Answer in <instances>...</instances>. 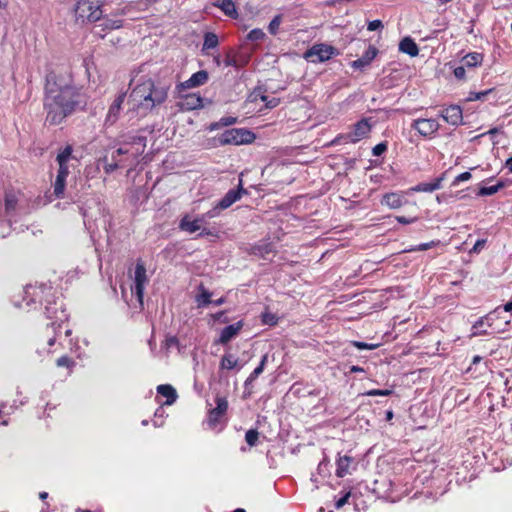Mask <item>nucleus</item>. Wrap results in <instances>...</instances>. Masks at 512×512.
Here are the masks:
<instances>
[{"instance_id": "64", "label": "nucleus", "mask_w": 512, "mask_h": 512, "mask_svg": "<svg viewBox=\"0 0 512 512\" xmlns=\"http://www.w3.org/2000/svg\"><path fill=\"white\" fill-rule=\"evenodd\" d=\"M7 0H0V7H6Z\"/></svg>"}, {"instance_id": "9", "label": "nucleus", "mask_w": 512, "mask_h": 512, "mask_svg": "<svg viewBox=\"0 0 512 512\" xmlns=\"http://www.w3.org/2000/svg\"><path fill=\"white\" fill-rule=\"evenodd\" d=\"M147 281L148 278L144 263L141 260H138L135 267L134 286L132 287V292L136 295L141 304L143 303L144 289Z\"/></svg>"}, {"instance_id": "26", "label": "nucleus", "mask_w": 512, "mask_h": 512, "mask_svg": "<svg viewBox=\"0 0 512 512\" xmlns=\"http://www.w3.org/2000/svg\"><path fill=\"white\" fill-rule=\"evenodd\" d=\"M442 180L443 177H439L431 183H419L413 190L416 192H433L441 188Z\"/></svg>"}, {"instance_id": "57", "label": "nucleus", "mask_w": 512, "mask_h": 512, "mask_svg": "<svg viewBox=\"0 0 512 512\" xmlns=\"http://www.w3.org/2000/svg\"><path fill=\"white\" fill-rule=\"evenodd\" d=\"M505 167L512 173V157L508 158L505 162Z\"/></svg>"}, {"instance_id": "22", "label": "nucleus", "mask_w": 512, "mask_h": 512, "mask_svg": "<svg viewBox=\"0 0 512 512\" xmlns=\"http://www.w3.org/2000/svg\"><path fill=\"white\" fill-rule=\"evenodd\" d=\"M216 408L211 410L209 420L210 422H216L219 417L224 415L228 408V402L225 398L218 397L216 399Z\"/></svg>"}, {"instance_id": "25", "label": "nucleus", "mask_w": 512, "mask_h": 512, "mask_svg": "<svg viewBox=\"0 0 512 512\" xmlns=\"http://www.w3.org/2000/svg\"><path fill=\"white\" fill-rule=\"evenodd\" d=\"M199 293L196 295L195 297V301L197 303V306L199 308H202V307H205L209 304L212 303V300H211V293L205 289V287L201 284L199 286Z\"/></svg>"}, {"instance_id": "62", "label": "nucleus", "mask_w": 512, "mask_h": 512, "mask_svg": "<svg viewBox=\"0 0 512 512\" xmlns=\"http://www.w3.org/2000/svg\"><path fill=\"white\" fill-rule=\"evenodd\" d=\"M351 371H352V372H359V371H363V369H362V368H360V367H358V366H353V367L351 368Z\"/></svg>"}, {"instance_id": "27", "label": "nucleus", "mask_w": 512, "mask_h": 512, "mask_svg": "<svg viewBox=\"0 0 512 512\" xmlns=\"http://www.w3.org/2000/svg\"><path fill=\"white\" fill-rule=\"evenodd\" d=\"M482 60H483L482 54L473 52V53H469L466 56H464L461 60V63L465 67H475V66L481 64Z\"/></svg>"}, {"instance_id": "61", "label": "nucleus", "mask_w": 512, "mask_h": 512, "mask_svg": "<svg viewBox=\"0 0 512 512\" xmlns=\"http://www.w3.org/2000/svg\"><path fill=\"white\" fill-rule=\"evenodd\" d=\"M39 497H40V499L44 500V499H46L48 497V493L47 492H40Z\"/></svg>"}, {"instance_id": "3", "label": "nucleus", "mask_w": 512, "mask_h": 512, "mask_svg": "<svg viewBox=\"0 0 512 512\" xmlns=\"http://www.w3.org/2000/svg\"><path fill=\"white\" fill-rule=\"evenodd\" d=\"M72 147L67 145L63 150H61L57 157L56 161L59 165L57 176L53 185V194L56 198H63L64 191L66 187V178L70 173V163L75 158L72 155Z\"/></svg>"}, {"instance_id": "33", "label": "nucleus", "mask_w": 512, "mask_h": 512, "mask_svg": "<svg viewBox=\"0 0 512 512\" xmlns=\"http://www.w3.org/2000/svg\"><path fill=\"white\" fill-rule=\"evenodd\" d=\"M439 244H440L439 240L430 241V242H427V243H422L420 245L411 247V248L407 249L406 251L407 252L424 251V250H428V249H431L433 247H436Z\"/></svg>"}, {"instance_id": "49", "label": "nucleus", "mask_w": 512, "mask_h": 512, "mask_svg": "<svg viewBox=\"0 0 512 512\" xmlns=\"http://www.w3.org/2000/svg\"><path fill=\"white\" fill-rule=\"evenodd\" d=\"M454 75L457 79H464L465 78V66L462 64L461 66H458L454 69Z\"/></svg>"}, {"instance_id": "37", "label": "nucleus", "mask_w": 512, "mask_h": 512, "mask_svg": "<svg viewBox=\"0 0 512 512\" xmlns=\"http://www.w3.org/2000/svg\"><path fill=\"white\" fill-rule=\"evenodd\" d=\"M352 345L359 350H374L378 347V344H369L361 341H352Z\"/></svg>"}, {"instance_id": "24", "label": "nucleus", "mask_w": 512, "mask_h": 512, "mask_svg": "<svg viewBox=\"0 0 512 512\" xmlns=\"http://www.w3.org/2000/svg\"><path fill=\"white\" fill-rule=\"evenodd\" d=\"M382 204L391 209H397L402 206V197L397 193H387L383 196Z\"/></svg>"}, {"instance_id": "35", "label": "nucleus", "mask_w": 512, "mask_h": 512, "mask_svg": "<svg viewBox=\"0 0 512 512\" xmlns=\"http://www.w3.org/2000/svg\"><path fill=\"white\" fill-rule=\"evenodd\" d=\"M259 433L255 429H250L246 432L245 440L249 446L256 445V442L258 440Z\"/></svg>"}, {"instance_id": "7", "label": "nucleus", "mask_w": 512, "mask_h": 512, "mask_svg": "<svg viewBox=\"0 0 512 512\" xmlns=\"http://www.w3.org/2000/svg\"><path fill=\"white\" fill-rule=\"evenodd\" d=\"M246 193L247 191L243 188L242 180L240 179L238 188L229 190L211 210L206 212V216L208 219L217 217L221 210L229 208L236 201L240 200L241 196Z\"/></svg>"}, {"instance_id": "31", "label": "nucleus", "mask_w": 512, "mask_h": 512, "mask_svg": "<svg viewBox=\"0 0 512 512\" xmlns=\"http://www.w3.org/2000/svg\"><path fill=\"white\" fill-rule=\"evenodd\" d=\"M504 186H505L504 182H498L496 185H493V186L481 187L478 192V195H480V196L494 195L500 189H502Z\"/></svg>"}, {"instance_id": "56", "label": "nucleus", "mask_w": 512, "mask_h": 512, "mask_svg": "<svg viewBox=\"0 0 512 512\" xmlns=\"http://www.w3.org/2000/svg\"><path fill=\"white\" fill-rule=\"evenodd\" d=\"M225 302H226V298L225 297H221L219 299L212 300L211 304H214L216 306H220V305L224 304Z\"/></svg>"}, {"instance_id": "55", "label": "nucleus", "mask_w": 512, "mask_h": 512, "mask_svg": "<svg viewBox=\"0 0 512 512\" xmlns=\"http://www.w3.org/2000/svg\"><path fill=\"white\" fill-rule=\"evenodd\" d=\"M257 377L258 375L252 372L245 381V387H248Z\"/></svg>"}, {"instance_id": "46", "label": "nucleus", "mask_w": 512, "mask_h": 512, "mask_svg": "<svg viewBox=\"0 0 512 512\" xmlns=\"http://www.w3.org/2000/svg\"><path fill=\"white\" fill-rule=\"evenodd\" d=\"M471 173L470 172H463L461 174H459L453 181V185H457L459 184L460 182H463V181H468L469 179H471Z\"/></svg>"}, {"instance_id": "63", "label": "nucleus", "mask_w": 512, "mask_h": 512, "mask_svg": "<svg viewBox=\"0 0 512 512\" xmlns=\"http://www.w3.org/2000/svg\"><path fill=\"white\" fill-rule=\"evenodd\" d=\"M260 99H261V101H263V102H265L267 104V101H268L269 97L266 96V95H261Z\"/></svg>"}, {"instance_id": "42", "label": "nucleus", "mask_w": 512, "mask_h": 512, "mask_svg": "<svg viewBox=\"0 0 512 512\" xmlns=\"http://www.w3.org/2000/svg\"><path fill=\"white\" fill-rule=\"evenodd\" d=\"M16 198L13 195H7L5 198V208L7 211L14 210L16 207Z\"/></svg>"}, {"instance_id": "52", "label": "nucleus", "mask_w": 512, "mask_h": 512, "mask_svg": "<svg viewBox=\"0 0 512 512\" xmlns=\"http://www.w3.org/2000/svg\"><path fill=\"white\" fill-rule=\"evenodd\" d=\"M396 220L401 224H411L416 221V218H406L404 216H396Z\"/></svg>"}, {"instance_id": "18", "label": "nucleus", "mask_w": 512, "mask_h": 512, "mask_svg": "<svg viewBox=\"0 0 512 512\" xmlns=\"http://www.w3.org/2000/svg\"><path fill=\"white\" fill-rule=\"evenodd\" d=\"M243 323L242 321H238L235 324L226 326L220 334L218 343L227 344L232 338H234L239 331L242 329Z\"/></svg>"}, {"instance_id": "14", "label": "nucleus", "mask_w": 512, "mask_h": 512, "mask_svg": "<svg viewBox=\"0 0 512 512\" xmlns=\"http://www.w3.org/2000/svg\"><path fill=\"white\" fill-rule=\"evenodd\" d=\"M126 93H120L112 102L106 115L105 123L113 125L119 118L121 106L124 103Z\"/></svg>"}, {"instance_id": "44", "label": "nucleus", "mask_w": 512, "mask_h": 512, "mask_svg": "<svg viewBox=\"0 0 512 512\" xmlns=\"http://www.w3.org/2000/svg\"><path fill=\"white\" fill-rule=\"evenodd\" d=\"M267 360H268V355L265 354L262 357L259 365L253 370L254 374H257L259 376L263 373Z\"/></svg>"}, {"instance_id": "11", "label": "nucleus", "mask_w": 512, "mask_h": 512, "mask_svg": "<svg viewBox=\"0 0 512 512\" xmlns=\"http://www.w3.org/2000/svg\"><path fill=\"white\" fill-rule=\"evenodd\" d=\"M336 465H337L336 476L343 478L346 475L351 474L352 470L356 469L357 462L355 461L354 458H352L348 455H344V456L338 457V459L336 461Z\"/></svg>"}, {"instance_id": "15", "label": "nucleus", "mask_w": 512, "mask_h": 512, "mask_svg": "<svg viewBox=\"0 0 512 512\" xmlns=\"http://www.w3.org/2000/svg\"><path fill=\"white\" fill-rule=\"evenodd\" d=\"M205 218H208L206 216V213L204 215H202L201 217H198L193 220L188 215H185L180 220L179 228L182 231H185L188 233H194L201 229L202 223L204 222Z\"/></svg>"}, {"instance_id": "58", "label": "nucleus", "mask_w": 512, "mask_h": 512, "mask_svg": "<svg viewBox=\"0 0 512 512\" xmlns=\"http://www.w3.org/2000/svg\"><path fill=\"white\" fill-rule=\"evenodd\" d=\"M504 311H506V312L512 311V301H509L504 305Z\"/></svg>"}, {"instance_id": "13", "label": "nucleus", "mask_w": 512, "mask_h": 512, "mask_svg": "<svg viewBox=\"0 0 512 512\" xmlns=\"http://www.w3.org/2000/svg\"><path fill=\"white\" fill-rule=\"evenodd\" d=\"M377 54L378 50L374 46L369 45L364 55L357 60L352 61L350 65L356 70L363 71L370 66L371 62L375 59Z\"/></svg>"}, {"instance_id": "17", "label": "nucleus", "mask_w": 512, "mask_h": 512, "mask_svg": "<svg viewBox=\"0 0 512 512\" xmlns=\"http://www.w3.org/2000/svg\"><path fill=\"white\" fill-rule=\"evenodd\" d=\"M442 118L451 125H458L462 121V109L460 106L451 105L441 113Z\"/></svg>"}, {"instance_id": "60", "label": "nucleus", "mask_w": 512, "mask_h": 512, "mask_svg": "<svg viewBox=\"0 0 512 512\" xmlns=\"http://www.w3.org/2000/svg\"><path fill=\"white\" fill-rule=\"evenodd\" d=\"M482 360V357L481 356H474L473 359H472V364H477V363H480Z\"/></svg>"}, {"instance_id": "43", "label": "nucleus", "mask_w": 512, "mask_h": 512, "mask_svg": "<svg viewBox=\"0 0 512 512\" xmlns=\"http://www.w3.org/2000/svg\"><path fill=\"white\" fill-rule=\"evenodd\" d=\"M57 366L58 367H71L74 362L67 356H62L60 357L59 359H57V362H56Z\"/></svg>"}, {"instance_id": "20", "label": "nucleus", "mask_w": 512, "mask_h": 512, "mask_svg": "<svg viewBox=\"0 0 512 512\" xmlns=\"http://www.w3.org/2000/svg\"><path fill=\"white\" fill-rule=\"evenodd\" d=\"M180 105L184 110L198 109L203 107V99L198 94H188L184 97Z\"/></svg>"}, {"instance_id": "12", "label": "nucleus", "mask_w": 512, "mask_h": 512, "mask_svg": "<svg viewBox=\"0 0 512 512\" xmlns=\"http://www.w3.org/2000/svg\"><path fill=\"white\" fill-rule=\"evenodd\" d=\"M370 131V124L366 119H362L354 125L353 131L347 134V138L350 142L356 143L365 138L370 133Z\"/></svg>"}, {"instance_id": "6", "label": "nucleus", "mask_w": 512, "mask_h": 512, "mask_svg": "<svg viewBox=\"0 0 512 512\" xmlns=\"http://www.w3.org/2000/svg\"><path fill=\"white\" fill-rule=\"evenodd\" d=\"M100 0H79L75 8L77 19L82 21L95 22L102 16Z\"/></svg>"}, {"instance_id": "48", "label": "nucleus", "mask_w": 512, "mask_h": 512, "mask_svg": "<svg viewBox=\"0 0 512 512\" xmlns=\"http://www.w3.org/2000/svg\"><path fill=\"white\" fill-rule=\"evenodd\" d=\"M179 341L175 336L167 337L165 340V347L167 349L178 346Z\"/></svg>"}, {"instance_id": "39", "label": "nucleus", "mask_w": 512, "mask_h": 512, "mask_svg": "<svg viewBox=\"0 0 512 512\" xmlns=\"http://www.w3.org/2000/svg\"><path fill=\"white\" fill-rule=\"evenodd\" d=\"M491 91V89H488L482 92H470L468 100H483Z\"/></svg>"}, {"instance_id": "34", "label": "nucleus", "mask_w": 512, "mask_h": 512, "mask_svg": "<svg viewBox=\"0 0 512 512\" xmlns=\"http://www.w3.org/2000/svg\"><path fill=\"white\" fill-rule=\"evenodd\" d=\"M272 251L273 250H272L271 244H263V245H259V246L253 248V253L255 255H260L262 257H265Z\"/></svg>"}, {"instance_id": "51", "label": "nucleus", "mask_w": 512, "mask_h": 512, "mask_svg": "<svg viewBox=\"0 0 512 512\" xmlns=\"http://www.w3.org/2000/svg\"><path fill=\"white\" fill-rule=\"evenodd\" d=\"M106 27L110 29H118L122 27V21L121 20H108L106 23Z\"/></svg>"}, {"instance_id": "38", "label": "nucleus", "mask_w": 512, "mask_h": 512, "mask_svg": "<svg viewBox=\"0 0 512 512\" xmlns=\"http://www.w3.org/2000/svg\"><path fill=\"white\" fill-rule=\"evenodd\" d=\"M280 24H281V16L277 15L269 23V27H268L269 32L271 34L275 35L278 31Z\"/></svg>"}, {"instance_id": "54", "label": "nucleus", "mask_w": 512, "mask_h": 512, "mask_svg": "<svg viewBox=\"0 0 512 512\" xmlns=\"http://www.w3.org/2000/svg\"><path fill=\"white\" fill-rule=\"evenodd\" d=\"M279 103H280V100L278 98L273 97L271 99H268L266 107L269 109H272V108H275L276 106H278Z\"/></svg>"}, {"instance_id": "16", "label": "nucleus", "mask_w": 512, "mask_h": 512, "mask_svg": "<svg viewBox=\"0 0 512 512\" xmlns=\"http://www.w3.org/2000/svg\"><path fill=\"white\" fill-rule=\"evenodd\" d=\"M498 311H499V308H496L492 313H489L486 316L481 317L479 320H477L472 326V335L471 336L490 334L486 329H482V328H485V326H488V327L492 326L493 315L497 314Z\"/></svg>"}, {"instance_id": "40", "label": "nucleus", "mask_w": 512, "mask_h": 512, "mask_svg": "<svg viewBox=\"0 0 512 512\" xmlns=\"http://www.w3.org/2000/svg\"><path fill=\"white\" fill-rule=\"evenodd\" d=\"M392 393V390L389 389H373L366 392L367 396H389Z\"/></svg>"}, {"instance_id": "4", "label": "nucleus", "mask_w": 512, "mask_h": 512, "mask_svg": "<svg viewBox=\"0 0 512 512\" xmlns=\"http://www.w3.org/2000/svg\"><path fill=\"white\" fill-rule=\"evenodd\" d=\"M132 143L138 144L140 148H137L135 149V151H132L130 148L120 147L112 153L110 162L107 156H104L103 158L99 159V163H103V168L107 174L112 173L119 167V163L116 161L115 153L117 155H132L136 159L137 156L141 154L144 151V148L146 147V141L144 137H135L133 138Z\"/></svg>"}, {"instance_id": "59", "label": "nucleus", "mask_w": 512, "mask_h": 512, "mask_svg": "<svg viewBox=\"0 0 512 512\" xmlns=\"http://www.w3.org/2000/svg\"><path fill=\"white\" fill-rule=\"evenodd\" d=\"M223 315H224V311H220V312H218V313L214 314V315H213V318H214L215 320H220V319L222 318V316H223Z\"/></svg>"}, {"instance_id": "23", "label": "nucleus", "mask_w": 512, "mask_h": 512, "mask_svg": "<svg viewBox=\"0 0 512 512\" xmlns=\"http://www.w3.org/2000/svg\"><path fill=\"white\" fill-rule=\"evenodd\" d=\"M158 394L167 398L166 404L171 405L177 398L176 390L168 384H162L157 387Z\"/></svg>"}, {"instance_id": "30", "label": "nucleus", "mask_w": 512, "mask_h": 512, "mask_svg": "<svg viewBox=\"0 0 512 512\" xmlns=\"http://www.w3.org/2000/svg\"><path fill=\"white\" fill-rule=\"evenodd\" d=\"M238 362H239L238 359L235 358L233 355L226 354L221 359L220 367L222 369L231 370V369H234V368H236L238 366Z\"/></svg>"}, {"instance_id": "8", "label": "nucleus", "mask_w": 512, "mask_h": 512, "mask_svg": "<svg viewBox=\"0 0 512 512\" xmlns=\"http://www.w3.org/2000/svg\"><path fill=\"white\" fill-rule=\"evenodd\" d=\"M338 50L328 44H315L304 53V58L312 63H321L328 61L333 56L338 55Z\"/></svg>"}, {"instance_id": "2", "label": "nucleus", "mask_w": 512, "mask_h": 512, "mask_svg": "<svg viewBox=\"0 0 512 512\" xmlns=\"http://www.w3.org/2000/svg\"><path fill=\"white\" fill-rule=\"evenodd\" d=\"M168 95V88L156 85L151 79L138 84L130 93L127 105V115L145 117L155 106L162 104Z\"/></svg>"}, {"instance_id": "47", "label": "nucleus", "mask_w": 512, "mask_h": 512, "mask_svg": "<svg viewBox=\"0 0 512 512\" xmlns=\"http://www.w3.org/2000/svg\"><path fill=\"white\" fill-rule=\"evenodd\" d=\"M386 150H387V145H386V143H379V144H377V145L373 148L372 152H373V155H374V156H380V155H382Z\"/></svg>"}, {"instance_id": "28", "label": "nucleus", "mask_w": 512, "mask_h": 512, "mask_svg": "<svg viewBox=\"0 0 512 512\" xmlns=\"http://www.w3.org/2000/svg\"><path fill=\"white\" fill-rule=\"evenodd\" d=\"M237 122H238L237 117L225 116V117H222L219 121L211 123L209 126V130L210 131L218 130L222 127L231 126L233 124H236Z\"/></svg>"}, {"instance_id": "21", "label": "nucleus", "mask_w": 512, "mask_h": 512, "mask_svg": "<svg viewBox=\"0 0 512 512\" xmlns=\"http://www.w3.org/2000/svg\"><path fill=\"white\" fill-rule=\"evenodd\" d=\"M399 50L412 57L417 56L419 53L417 44L410 37H405L400 41Z\"/></svg>"}, {"instance_id": "53", "label": "nucleus", "mask_w": 512, "mask_h": 512, "mask_svg": "<svg viewBox=\"0 0 512 512\" xmlns=\"http://www.w3.org/2000/svg\"><path fill=\"white\" fill-rule=\"evenodd\" d=\"M484 244H485V240H483V239L477 240L470 252H474V253L479 252L481 250V248L484 246Z\"/></svg>"}, {"instance_id": "36", "label": "nucleus", "mask_w": 512, "mask_h": 512, "mask_svg": "<svg viewBox=\"0 0 512 512\" xmlns=\"http://www.w3.org/2000/svg\"><path fill=\"white\" fill-rule=\"evenodd\" d=\"M264 37L265 33L258 28L251 30L247 35V39L250 41H259L262 40Z\"/></svg>"}, {"instance_id": "41", "label": "nucleus", "mask_w": 512, "mask_h": 512, "mask_svg": "<svg viewBox=\"0 0 512 512\" xmlns=\"http://www.w3.org/2000/svg\"><path fill=\"white\" fill-rule=\"evenodd\" d=\"M262 321H263L264 324L272 326V325H275L277 323V318L272 313H264L262 315Z\"/></svg>"}, {"instance_id": "1", "label": "nucleus", "mask_w": 512, "mask_h": 512, "mask_svg": "<svg viewBox=\"0 0 512 512\" xmlns=\"http://www.w3.org/2000/svg\"><path fill=\"white\" fill-rule=\"evenodd\" d=\"M45 91L44 109L50 125L62 123L76 108L86 105V96L80 89L52 73L47 76Z\"/></svg>"}, {"instance_id": "32", "label": "nucleus", "mask_w": 512, "mask_h": 512, "mask_svg": "<svg viewBox=\"0 0 512 512\" xmlns=\"http://www.w3.org/2000/svg\"><path fill=\"white\" fill-rule=\"evenodd\" d=\"M218 45V37L212 32H207L204 36L203 49H213Z\"/></svg>"}, {"instance_id": "29", "label": "nucleus", "mask_w": 512, "mask_h": 512, "mask_svg": "<svg viewBox=\"0 0 512 512\" xmlns=\"http://www.w3.org/2000/svg\"><path fill=\"white\" fill-rule=\"evenodd\" d=\"M219 7L229 17L236 18L238 16L235 4L232 0H222Z\"/></svg>"}, {"instance_id": "50", "label": "nucleus", "mask_w": 512, "mask_h": 512, "mask_svg": "<svg viewBox=\"0 0 512 512\" xmlns=\"http://www.w3.org/2000/svg\"><path fill=\"white\" fill-rule=\"evenodd\" d=\"M383 27V24L380 20H373L369 22L367 29L369 31H375Z\"/></svg>"}, {"instance_id": "10", "label": "nucleus", "mask_w": 512, "mask_h": 512, "mask_svg": "<svg viewBox=\"0 0 512 512\" xmlns=\"http://www.w3.org/2000/svg\"><path fill=\"white\" fill-rule=\"evenodd\" d=\"M411 127L424 137H429L436 133L440 127L437 120L433 118H419L413 120Z\"/></svg>"}, {"instance_id": "19", "label": "nucleus", "mask_w": 512, "mask_h": 512, "mask_svg": "<svg viewBox=\"0 0 512 512\" xmlns=\"http://www.w3.org/2000/svg\"><path fill=\"white\" fill-rule=\"evenodd\" d=\"M208 80V73L204 70H200L194 73L188 80L180 84L182 89H188L198 87L206 83Z\"/></svg>"}, {"instance_id": "45", "label": "nucleus", "mask_w": 512, "mask_h": 512, "mask_svg": "<svg viewBox=\"0 0 512 512\" xmlns=\"http://www.w3.org/2000/svg\"><path fill=\"white\" fill-rule=\"evenodd\" d=\"M351 496V493L350 492H346L341 498H339L336 503H335V507L337 509H340L342 508L349 500Z\"/></svg>"}, {"instance_id": "5", "label": "nucleus", "mask_w": 512, "mask_h": 512, "mask_svg": "<svg viewBox=\"0 0 512 512\" xmlns=\"http://www.w3.org/2000/svg\"><path fill=\"white\" fill-rule=\"evenodd\" d=\"M218 143L224 145H244L255 140V134L245 128H232L224 131L218 138Z\"/></svg>"}]
</instances>
